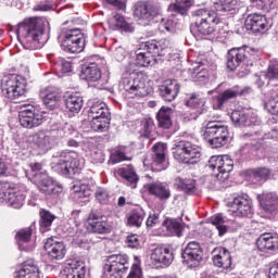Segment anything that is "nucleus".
Segmentation results:
<instances>
[{"label": "nucleus", "mask_w": 278, "mask_h": 278, "mask_svg": "<svg viewBox=\"0 0 278 278\" xmlns=\"http://www.w3.org/2000/svg\"><path fill=\"white\" fill-rule=\"evenodd\" d=\"M47 25H49V23L42 20H33L18 25L17 34L23 36L22 45L24 49L28 51L40 49V40H42L45 31H47Z\"/></svg>", "instance_id": "f257e3e1"}, {"label": "nucleus", "mask_w": 278, "mask_h": 278, "mask_svg": "<svg viewBox=\"0 0 278 278\" xmlns=\"http://www.w3.org/2000/svg\"><path fill=\"white\" fill-rule=\"evenodd\" d=\"M88 118H91L90 127L93 131L103 134L110 129V109L103 101L93 100L89 102Z\"/></svg>", "instance_id": "f03ea898"}, {"label": "nucleus", "mask_w": 278, "mask_h": 278, "mask_svg": "<svg viewBox=\"0 0 278 278\" xmlns=\"http://www.w3.org/2000/svg\"><path fill=\"white\" fill-rule=\"evenodd\" d=\"M26 86L27 83L25 81V78L16 74H9L3 76L1 79V90L3 96L14 103H21V101H25Z\"/></svg>", "instance_id": "7ed1b4c3"}, {"label": "nucleus", "mask_w": 278, "mask_h": 278, "mask_svg": "<svg viewBox=\"0 0 278 278\" xmlns=\"http://www.w3.org/2000/svg\"><path fill=\"white\" fill-rule=\"evenodd\" d=\"M54 170L64 177H73L81 170V159L77 152L62 151L55 156Z\"/></svg>", "instance_id": "20e7f679"}, {"label": "nucleus", "mask_w": 278, "mask_h": 278, "mask_svg": "<svg viewBox=\"0 0 278 278\" xmlns=\"http://www.w3.org/2000/svg\"><path fill=\"white\" fill-rule=\"evenodd\" d=\"M203 137L212 149H220L229 140V127L217 121L208 122L203 130Z\"/></svg>", "instance_id": "39448f33"}, {"label": "nucleus", "mask_w": 278, "mask_h": 278, "mask_svg": "<svg viewBox=\"0 0 278 278\" xmlns=\"http://www.w3.org/2000/svg\"><path fill=\"white\" fill-rule=\"evenodd\" d=\"M121 88L134 97H149L153 92V88L147 86V81L142 77H135L131 74H124L119 83Z\"/></svg>", "instance_id": "423d86ee"}, {"label": "nucleus", "mask_w": 278, "mask_h": 278, "mask_svg": "<svg viewBox=\"0 0 278 278\" xmlns=\"http://www.w3.org/2000/svg\"><path fill=\"white\" fill-rule=\"evenodd\" d=\"M175 160L182 164H197L201 159V149L190 141H178L173 152Z\"/></svg>", "instance_id": "0eeeda50"}, {"label": "nucleus", "mask_w": 278, "mask_h": 278, "mask_svg": "<svg viewBox=\"0 0 278 278\" xmlns=\"http://www.w3.org/2000/svg\"><path fill=\"white\" fill-rule=\"evenodd\" d=\"M31 168L34 181L37 184L40 192H43V194H60L62 192V186L53 181L48 173L40 172L42 168L40 163H35Z\"/></svg>", "instance_id": "6e6552de"}, {"label": "nucleus", "mask_w": 278, "mask_h": 278, "mask_svg": "<svg viewBox=\"0 0 278 278\" xmlns=\"http://www.w3.org/2000/svg\"><path fill=\"white\" fill-rule=\"evenodd\" d=\"M194 16H197L195 29L198 36H212L216 31L218 20H216L214 13L205 9H199L194 11Z\"/></svg>", "instance_id": "1a4fd4ad"}, {"label": "nucleus", "mask_w": 278, "mask_h": 278, "mask_svg": "<svg viewBox=\"0 0 278 278\" xmlns=\"http://www.w3.org/2000/svg\"><path fill=\"white\" fill-rule=\"evenodd\" d=\"M129 270V256L126 254H113L108 256L104 265V275L108 278H121Z\"/></svg>", "instance_id": "9d476101"}, {"label": "nucleus", "mask_w": 278, "mask_h": 278, "mask_svg": "<svg viewBox=\"0 0 278 278\" xmlns=\"http://www.w3.org/2000/svg\"><path fill=\"white\" fill-rule=\"evenodd\" d=\"M27 190H18L17 188H10V184L0 182V202L7 203L14 210H21L23 205H25V199L27 194H25Z\"/></svg>", "instance_id": "9b49d317"}, {"label": "nucleus", "mask_w": 278, "mask_h": 278, "mask_svg": "<svg viewBox=\"0 0 278 278\" xmlns=\"http://www.w3.org/2000/svg\"><path fill=\"white\" fill-rule=\"evenodd\" d=\"M20 124L26 129H34L35 127H40L45 123V117L42 113L36 110V106L31 104L24 103L20 106Z\"/></svg>", "instance_id": "f8f14e48"}, {"label": "nucleus", "mask_w": 278, "mask_h": 278, "mask_svg": "<svg viewBox=\"0 0 278 278\" xmlns=\"http://www.w3.org/2000/svg\"><path fill=\"white\" fill-rule=\"evenodd\" d=\"M61 47L66 53H81L84 47H86V39L81 34V29L72 28L66 30Z\"/></svg>", "instance_id": "ddd939ff"}, {"label": "nucleus", "mask_w": 278, "mask_h": 278, "mask_svg": "<svg viewBox=\"0 0 278 278\" xmlns=\"http://www.w3.org/2000/svg\"><path fill=\"white\" fill-rule=\"evenodd\" d=\"M207 166L211 170H217V178L220 181H227L229 179V173L233 170V160L227 155H215L211 156Z\"/></svg>", "instance_id": "4468645a"}, {"label": "nucleus", "mask_w": 278, "mask_h": 278, "mask_svg": "<svg viewBox=\"0 0 278 278\" xmlns=\"http://www.w3.org/2000/svg\"><path fill=\"white\" fill-rule=\"evenodd\" d=\"M140 25H150L156 16H160V9L151 2H137L134 12Z\"/></svg>", "instance_id": "2eb2a0df"}, {"label": "nucleus", "mask_w": 278, "mask_h": 278, "mask_svg": "<svg viewBox=\"0 0 278 278\" xmlns=\"http://www.w3.org/2000/svg\"><path fill=\"white\" fill-rule=\"evenodd\" d=\"M182 260L189 268H194L203 261V249L197 241L189 242L182 250Z\"/></svg>", "instance_id": "dca6fc26"}, {"label": "nucleus", "mask_w": 278, "mask_h": 278, "mask_svg": "<svg viewBox=\"0 0 278 278\" xmlns=\"http://www.w3.org/2000/svg\"><path fill=\"white\" fill-rule=\"evenodd\" d=\"M88 233H110V223L99 211H91L87 219Z\"/></svg>", "instance_id": "f3484780"}, {"label": "nucleus", "mask_w": 278, "mask_h": 278, "mask_svg": "<svg viewBox=\"0 0 278 278\" xmlns=\"http://www.w3.org/2000/svg\"><path fill=\"white\" fill-rule=\"evenodd\" d=\"M168 147L165 143L159 142L152 147L151 166L155 173H162L168 168V160L166 159V151Z\"/></svg>", "instance_id": "a211bd4d"}, {"label": "nucleus", "mask_w": 278, "mask_h": 278, "mask_svg": "<svg viewBox=\"0 0 278 278\" xmlns=\"http://www.w3.org/2000/svg\"><path fill=\"white\" fill-rule=\"evenodd\" d=\"M245 29L253 34H266L268 31V18L266 15L252 13L245 18Z\"/></svg>", "instance_id": "6ab92c4d"}, {"label": "nucleus", "mask_w": 278, "mask_h": 278, "mask_svg": "<svg viewBox=\"0 0 278 278\" xmlns=\"http://www.w3.org/2000/svg\"><path fill=\"white\" fill-rule=\"evenodd\" d=\"M231 210L239 217L252 216L253 202L249 199V195H238L231 202Z\"/></svg>", "instance_id": "aec40b11"}, {"label": "nucleus", "mask_w": 278, "mask_h": 278, "mask_svg": "<svg viewBox=\"0 0 278 278\" xmlns=\"http://www.w3.org/2000/svg\"><path fill=\"white\" fill-rule=\"evenodd\" d=\"M151 260L154 264L170 266L175 260V251L168 245H159L151 253Z\"/></svg>", "instance_id": "412c9836"}, {"label": "nucleus", "mask_w": 278, "mask_h": 278, "mask_svg": "<svg viewBox=\"0 0 278 278\" xmlns=\"http://www.w3.org/2000/svg\"><path fill=\"white\" fill-rule=\"evenodd\" d=\"M249 48H232L227 54V68L236 71L240 64H244L250 59Z\"/></svg>", "instance_id": "4be33fe9"}, {"label": "nucleus", "mask_w": 278, "mask_h": 278, "mask_svg": "<svg viewBox=\"0 0 278 278\" xmlns=\"http://www.w3.org/2000/svg\"><path fill=\"white\" fill-rule=\"evenodd\" d=\"M144 189L152 197H156V199H160V201H168V198L170 197V187L166 182H150L144 186Z\"/></svg>", "instance_id": "5701e85b"}, {"label": "nucleus", "mask_w": 278, "mask_h": 278, "mask_svg": "<svg viewBox=\"0 0 278 278\" xmlns=\"http://www.w3.org/2000/svg\"><path fill=\"white\" fill-rule=\"evenodd\" d=\"M45 250L50 260H64V255H66V247H64V243L55 240L53 237L47 239Z\"/></svg>", "instance_id": "b1692460"}, {"label": "nucleus", "mask_w": 278, "mask_h": 278, "mask_svg": "<svg viewBox=\"0 0 278 278\" xmlns=\"http://www.w3.org/2000/svg\"><path fill=\"white\" fill-rule=\"evenodd\" d=\"M160 97L170 103L179 94V83L177 80H165L159 88Z\"/></svg>", "instance_id": "393cba45"}, {"label": "nucleus", "mask_w": 278, "mask_h": 278, "mask_svg": "<svg viewBox=\"0 0 278 278\" xmlns=\"http://www.w3.org/2000/svg\"><path fill=\"white\" fill-rule=\"evenodd\" d=\"M40 98L42 99L45 105L53 110L55 105H58L59 101L62 99V93H60V89L53 86L45 87L40 90Z\"/></svg>", "instance_id": "a878e982"}, {"label": "nucleus", "mask_w": 278, "mask_h": 278, "mask_svg": "<svg viewBox=\"0 0 278 278\" xmlns=\"http://www.w3.org/2000/svg\"><path fill=\"white\" fill-rule=\"evenodd\" d=\"M186 105L192 109V112L189 114L188 121H197L203 112H205V100L199 98L195 93H192L189 99L186 101Z\"/></svg>", "instance_id": "bb28decb"}, {"label": "nucleus", "mask_w": 278, "mask_h": 278, "mask_svg": "<svg viewBox=\"0 0 278 278\" xmlns=\"http://www.w3.org/2000/svg\"><path fill=\"white\" fill-rule=\"evenodd\" d=\"M256 247L260 251H263V253H268V251H277L278 237L269 232L263 233L257 239Z\"/></svg>", "instance_id": "cd10ccee"}, {"label": "nucleus", "mask_w": 278, "mask_h": 278, "mask_svg": "<svg viewBox=\"0 0 278 278\" xmlns=\"http://www.w3.org/2000/svg\"><path fill=\"white\" fill-rule=\"evenodd\" d=\"M15 240L20 251H34L35 244L31 241V229L29 227L18 230L15 235Z\"/></svg>", "instance_id": "c85d7f7f"}, {"label": "nucleus", "mask_w": 278, "mask_h": 278, "mask_svg": "<svg viewBox=\"0 0 278 278\" xmlns=\"http://www.w3.org/2000/svg\"><path fill=\"white\" fill-rule=\"evenodd\" d=\"M66 278H84L86 277V263L80 260H74L67 263L64 269Z\"/></svg>", "instance_id": "c756f323"}, {"label": "nucleus", "mask_w": 278, "mask_h": 278, "mask_svg": "<svg viewBox=\"0 0 278 278\" xmlns=\"http://www.w3.org/2000/svg\"><path fill=\"white\" fill-rule=\"evenodd\" d=\"M213 264L217 266V268H231V253L227 251L225 248H219L218 250L213 251Z\"/></svg>", "instance_id": "7c9ffc66"}, {"label": "nucleus", "mask_w": 278, "mask_h": 278, "mask_svg": "<svg viewBox=\"0 0 278 278\" xmlns=\"http://www.w3.org/2000/svg\"><path fill=\"white\" fill-rule=\"evenodd\" d=\"M116 174L126 181L127 186H130L131 188H137L138 181H140V177H138V174L136 173V169H134L132 165L118 168Z\"/></svg>", "instance_id": "2f4dec72"}, {"label": "nucleus", "mask_w": 278, "mask_h": 278, "mask_svg": "<svg viewBox=\"0 0 278 278\" xmlns=\"http://www.w3.org/2000/svg\"><path fill=\"white\" fill-rule=\"evenodd\" d=\"M238 97H240V88L233 87L225 90L224 92L219 93L217 97L214 98L215 110H222L223 105H225L227 101H231V99H237Z\"/></svg>", "instance_id": "473e14b6"}, {"label": "nucleus", "mask_w": 278, "mask_h": 278, "mask_svg": "<svg viewBox=\"0 0 278 278\" xmlns=\"http://www.w3.org/2000/svg\"><path fill=\"white\" fill-rule=\"evenodd\" d=\"M156 121L161 129H170L173 127V109L162 106L156 114Z\"/></svg>", "instance_id": "72a5a7b5"}, {"label": "nucleus", "mask_w": 278, "mask_h": 278, "mask_svg": "<svg viewBox=\"0 0 278 278\" xmlns=\"http://www.w3.org/2000/svg\"><path fill=\"white\" fill-rule=\"evenodd\" d=\"M65 108L73 114H79L84 108V98L79 93H70L64 99Z\"/></svg>", "instance_id": "f704fd0d"}, {"label": "nucleus", "mask_w": 278, "mask_h": 278, "mask_svg": "<svg viewBox=\"0 0 278 278\" xmlns=\"http://www.w3.org/2000/svg\"><path fill=\"white\" fill-rule=\"evenodd\" d=\"M80 78L85 79V81H88L89 84H94V81H100L101 70H99V67L94 63L85 65L81 68Z\"/></svg>", "instance_id": "c9c22d12"}, {"label": "nucleus", "mask_w": 278, "mask_h": 278, "mask_svg": "<svg viewBox=\"0 0 278 278\" xmlns=\"http://www.w3.org/2000/svg\"><path fill=\"white\" fill-rule=\"evenodd\" d=\"M28 142H34L41 151L51 149V135L49 132L39 131L28 137Z\"/></svg>", "instance_id": "e433bc0d"}, {"label": "nucleus", "mask_w": 278, "mask_h": 278, "mask_svg": "<svg viewBox=\"0 0 278 278\" xmlns=\"http://www.w3.org/2000/svg\"><path fill=\"white\" fill-rule=\"evenodd\" d=\"M213 8L218 14H233L238 10V0H212Z\"/></svg>", "instance_id": "4c0bfd02"}, {"label": "nucleus", "mask_w": 278, "mask_h": 278, "mask_svg": "<svg viewBox=\"0 0 278 278\" xmlns=\"http://www.w3.org/2000/svg\"><path fill=\"white\" fill-rule=\"evenodd\" d=\"M192 5H194V0H176L175 3L169 4L168 12L180 14V16H188V12Z\"/></svg>", "instance_id": "58836bf2"}, {"label": "nucleus", "mask_w": 278, "mask_h": 278, "mask_svg": "<svg viewBox=\"0 0 278 278\" xmlns=\"http://www.w3.org/2000/svg\"><path fill=\"white\" fill-rule=\"evenodd\" d=\"M261 205L265 212L275 214L278 210V197L277 193H264L261 200Z\"/></svg>", "instance_id": "ea45409f"}, {"label": "nucleus", "mask_w": 278, "mask_h": 278, "mask_svg": "<svg viewBox=\"0 0 278 278\" xmlns=\"http://www.w3.org/2000/svg\"><path fill=\"white\" fill-rule=\"evenodd\" d=\"M211 225L216 227L218 231V236L223 238L227 231H229V226H227V223H229V219L227 217L223 216V214H216L211 216L210 218Z\"/></svg>", "instance_id": "a19ab883"}, {"label": "nucleus", "mask_w": 278, "mask_h": 278, "mask_svg": "<svg viewBox=\"0 0 278 278\" xmlns=\"http://www.w3.org/2000/svg\"><path fill=\"white\" fill-rule=\"evenodd\" d=\"M162 226L169 236H178L179 238L181 236V231H184V226H181V223L174 218H166Z\"/></svg>", "instance_id": "79ce46f5"}, {"label": "nucleus", "mask_w": 278, "mask_h": 278, "mask_svg": "<svg viewBox=\"0 0 278 278\" xmlns=\"http://www.w3.org/2000/svg\"><path fill=\"white\" fill-rule=\"evenodd\" d=\"M175 186L186 194H194L197 192V181L194 179L176 178Z\"/></svg>", "instance_id": "37998d69"}, {"label": "nucleus", "mask_w": 278, "mask_h": 278, "mask_svg": "<svg viewBox=\"0 0 278 278\" xmlns=\"http://www.w3.org/2000/svg\"><path fill=\"white\" fill-rule=\"evenodd\" d=\"M16 278H40V271L38 266L34 264H25L17 271Z\"/></svg>", "instance_id": "c03bdc74"}, {"label": "nucleus", "mask_w": 278, "mask_h": 278, "mask_svg": "<svg viewBox=\"0 0 278 278\" xmlns=\"http://www.w3.org/2000/svg\"><path fill=\"white\" fill-rule=\"evenodd\" d=\"M189 71L191 72V79L195 84H205L210 77L207 70L203 65H198Z\"/></svg>", "instance_id": "a18cd8bd"}, {"label": "nucleus", "mask_w": 278, "mask_h": 278, "mask_svg": "<svg viewBox=\"0 0 278 278\" xmlns=\"http://www.w3.org/2000/svg\"><path fill=\"white\" fill-rule=\"evenodd\" d=\"M144 210L142 207L134 208L128 216V225L131 227H140L144 222Z\"/></svg>", "instance_id": "49530a36"}, {"label": "nucleus", "mask_w": 278, "mask_h": 278, "mask_svg": "<svg viewBox=\"0 0 278 278\" xmlns=\"http://www.w3.org/2000/svg\"><path fill=\"white\" fill-rule=\"evenodd\" d=\"M40 216V228L42 231H49V229H51V225H53V220L55 218V215H53V213L47 211V210H42L39 213Z\"/></svg>", "instance_id": "de8ad7c7"}, {"label": "nucleus", "mask_w": 278, "mask_h": 278, "mask_svg": "<svg viewBox=\"0 0 278 278\" xmlns=\"http://www.w3.org/2000/svg\"><path fill=\"white\" fill-rule=\"evenodd\" d=\"M270 173L267 167H258L250 170V177L256 182L267 181V179H270Z\"/></svg>", "instance_id": "09e8293b"}, {"label": "nucleus", "mask_w": 278, "mask_h": 278, "mask_svg": "<svg viewBox=\"0 0 278 278\" xmlns=\"http://www.w3.org/2000/svg\"><path fill=\"white\" fill-rule=\"evenodd\" d=\"M235 127H249V114L240 111H233L230 115Z\"/></svg>", "instance_id": "8fccbe9b"}, {"label": "nucleus", "mask_w": 278, "mask_h": 278, "mask_svg": "<svg viewBox=\"0 0 278 278\" xmlns=\"http://www.w3.org/2000/svg\"><path fill=\"white\" fill-rule=\"evenodd\" d=\"M114 20L116 21L115 25L117 29H121V31H124L125 34H134V25H131L129 22H126L124 16L116 14Z\"/></svg>", "instance_id": "3c124183"}, {"label": "nucleus", "mask_w": 278, "mask_h": 278, "mask_svg": "<svg viewBox=\"0 0 278 278\" xmlns=\"http://www.w3.org/2000/svg\"><path fill=\"white\" fill-rule=\"evenodd\" d=\"M157 60L155 56L147 53V52H139L137 54V64L138 66H154Z\"/></svg>", "instance_id": "603ef678"}, {"label": "nucleus", "mask_w": 278, "mask_h": 278, "mask_svg": "<svg viewBox=\"0 0 278 278\" xmlns=\"http://www.w3.org/2000/svg\"><path fill=\"white\" fill-rule=\"evenodd\" d=\"M224 181L218 178V174H213L205 177L204 187L208 190H220V184H224Z\"/></svg>", "instance_id": "864d4df0"}, {"label": "nucleus", "mask_w": 278, "mask_h": 278, "mask_svg": "<svg viewBox=\"0 0 278 278\" xmlns=\"http://www.w3.org/2000/svg\"><path fill=\"white\" fill-rule=\"evenodd\" d=\"M153 129H155V123L153 118H148L141 124L140 135L144 138H152Z\"/></svg>", "instance_id": "5fc2aeb1"}, {"label": "nucleus", "mask_w": 278, "mask_h": 278, "mask_svg": "<svg viewBox=\"0 0 278 278\" xmlns=\"http://www.w3.org/2000/svg\"><path fill=\"white\" fill-rule=\"evenodd\" d=\"M142 48L146 53H149V55H153V58H155V55H163L160 47L153 41L146 42Z\"/></svg>", "instance_id": "6e6d98bb"}, {"label": "nucleus", "mask_w": 278, "mask_h": 278, "mask_svg": "<svg viewBox=\"0 0 278 278\" xmlns=\"http://www.w3.org/2000/svg\"><path fill=\"white\" fill-rule=\"evenodd\" d=\"M96 199L101 205H108V203H110V191H108V189L98 188L96 191Z\"/></svg>", "instance_id": "4d7b16f0"}, {"label": "nucleus", "mask_w": 278, "mask_h": 278, "mask_svg": "<svg viewBox=\"0 0 278 278\" xmlns=\"http://www.w3.org/2000/svg\"><path fill=\"white\" fill-rule=\"evenodd\" d=\"M91 164H103L105 162V154L101 150H92L90 153Z\"/></svg>", "instance_id": "13d9d810"}, {"label": "nucleus", "mask_w": 278, "mask_h": 278, "mask_svg": "<svg viewBox=\"0 0 278 278\" xmlns=\"http://www.w3.org/2000/svg\"><path fill=\"white\" fill-rule=\"evenodd\" d=\"M88 233L87 226H84L81 224H76L75 226V235H72L73 238H76V240L83 241L81 238H86V235Z\"/></svg>", "instance_id": "bf43d9fd"}, {"label": "nucleus", "mask_w": 278, "mask_h": 278, "mask_svg": "<svg viewBox=\"0 0 278 278\" xmlns=\"http://www.w3.org/2000/svg\"><path fill=\"white\" fill-rule=\"evenodd\" d=\"M91 194H92V191L88 187H86V185H81L79 187V190L75 191V197L77 199H88L91 197Z\"/></svg>", "instance_id": "052dcab7"}, {"label": "nucleus", "mask_w": 278, "mask_h": 278, "mask_svg": "<svg viewBox=\"0 0 278 278\" xmlns=\"http://www.w3.org/2000/svg\"><path fill=\"white\" fill-rule=\"evenodd\" d=\"M127 160H129V157H127V155H125V153L121 150H116L111 154V162L113 164H118L119 162H125Z\"/></svg>", "instance_id": "680f3d73"}, {"label": "nucleus", "mask_w": 278, "mask_h": 278, "mask_svg": "<svg viewBox=\"0 0 278 278\" xmlns=\"http://www.w3.org/2000/svg\"><path fill=\"white\" fill-rule=\"evenodd\" d=\"M266 77L268 79H278V61L271 63L268 66L267 73H266Z\"/></svg>", "instance_id": "e2e57ef3"}, {"label": "nucleus", "mask_w": 278, "mask_h": 278, "mask_svg": "<svg viewBox=\"0 0 278 278\" xmlns=\"http://www.w3.org/2000/svg\"><path fill=\"white\" fill-rule=\"evenodd\" d=\"M58 134L60 138H71V136H73V134H77V131L73 129V126L65 125L63 128L58 130Z\"/></svg>", "instance_id": "0e129e2a"}, {"label": "nucleus", "mask_w": 278, "mask_h": 278, "mask_svg": "<svg viewBox=\"0 0 278 278\" xmlns=\"http://www.w3.org/2000/svg\"><path fill=\"white\" fill-rule=\"evenodd\" d=\"M127 278H144L142 276V268H140V265L132 264Z\"/></svg>", "instance_id": "69168bd1"}, {"label": "nucleus", "mask_w": 278, "mask_h": 278, "mask_svg": "<svg viewBox=\"0 0 278 278\" xmlns=\"http://www.w3.org/2000/svg\"><path fill=\"white\" fill-rule=\"evenodd\" d=\"M160 27L161 29H165L166 31L174 34L177 27V22H174L173 20L169 18L165 23H161Z\"/></svg>", "instance_id": "338daca9"}, {"label": "nucleus", "mask_w": 278, "mask_h": 278, "mask_svg": "<svg viewBox=\"0 0 278 278\" xmlns=\"http://www.w3.org/2000/svg\"><path fill=\"white\" fill-rule=\"evenodd\" d=\"M160 223V214L151 213L146 222L147 227H155Z\"/></svg>", "instance_id": "774afa93"}]
</instances>
